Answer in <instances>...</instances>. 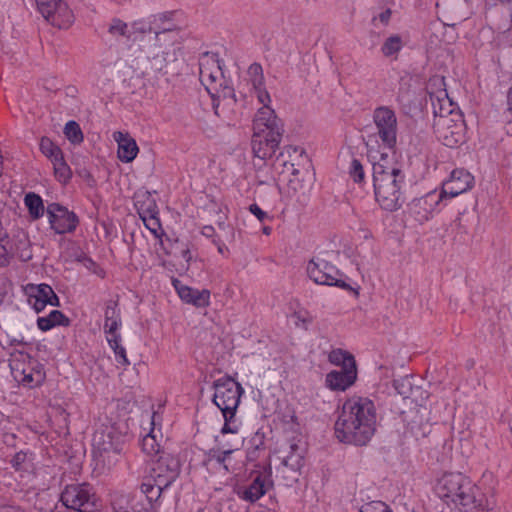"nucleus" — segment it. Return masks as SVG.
I'll list each match as a JSON object with an SVG mask.
<instances>
[{
  "instance_id": "obj_56",
  "label": "nucleus",
  "mask_w": 512,
  "mask_h": 512,
  "mask_svg": "<svg viewBox=\"0 0 512 512\" xmlns=\"http://www.w3.org/2000/svg\"><path fill=\"white\" fill-rule=\"evenodd\" d=\"M1 509H2V512H24L19 507H14V506H3V507H1Z\"/></svg>"
},
{
  "instance_id": "obj_9",
  "label": "nucleus",
  "mask_w": 512,
  "mask_h": 512,
  "mask_svg": "<svg viewBox=\"0 0 512 512\" xmlns=\"http://www.w3.org/2000/svg\"><path fill=\"white\" fill-rule=\"evenodd\" d=\"M376 135L383 147L394 149L397 144L398 120L395 111L389 106H379L373 111Z\"/></svg>"
},
{
  "instance_id": "obj_8",
  "label": "nucleus",
  "mask_w": 512,
  "mask_h": 512,
  "mask_svg": "<svg viewBox=\"0 0 512 512\" xmlns=\"http://www.w3.org/2000/svg\"><path fill=\"white\" fill-rule=\"evenodd\" d=\"M60 500L65 507L78 512H95L98 509V498L88 483L67 485Z\"/></svg>"
},
{
  "instance_id": "obj_51",
  "label": "nucleus",
  "mask_w": 512,
  "mask_h": 512,
  "mask_svg": "<svg viewBox=\"0 0 512 512\" xmlns=\"http://www.w3.org/2000/svg\"><path fill=\"white\" fill-rule=\"evenodd\" d=\"M464 486L466 487V484L464 483V481H462L461 487L456 488L455 495H452L450 497L451 502H453L455 505L459 502L464 493H466V489L464 488Z\"/></svg>"
},
{
  "instance_id": "obj_59",
  "label": "nucleus",
  "mask_w": 512,
  "mask_h": 512,
  "mask_svg": "<svg viewBox=\"0 0 512 512\" xmlns=\"http://www.w3.org/2000/svg\"><path fill=\"white\" fill-rule=\"evenodd\" d=\"M262 231H263V233H264L265 235H270V234H271L272 229H271V227H269V226H264V227H263V229H262Z\"/></svg>"
},
{
  "instance_id": "obj_60",
  "label": "nucleus",
  "mask_w": 512,
  "mask_h": 512,
  "mask_svg": "<svg viewBox=\"0 0 512 512\" xmlns=\"http://www.w3.org/2000/svg\"><path fill=\"white\" fill-rule=\"evenodd\" d=\"M183 257H184L186 260H189V259L191 258L190 251H189V250H185V251H183Z\"/></svg>"
},
{
  "instance_id": "obj_17",
  "label": "nucleus",
  "mask_w": 512,
  "mask_h": 512,
  "mask_svg": "<svg viewBox=\"0 0 512 512\" xmlns=\"http://www.w3.org/2000/svg\"><path fill=\"white\" fill-rule=\"evenodd\" d=\"M474 185V177L464 169H454L449 179L442 185L441 197H456L470 190Z\"/></svg>"
},
{
  "instance_id": "obj_14",
  "label": "nucleus",
  "mask_w": 512,
  "mask_h": 512,
  "mask_svg": "<svg viewBox=\"0 0 512 512\" xmlns=\"http://www.w3.org/2000/svg\"><path fill=\"white\" fill-rule=\"evenodd\" d=\"M135 207L146 228L158 236L157 233L161 230V223L158 217L159 210L151 193L147 191L137 193L135 195Z\"/></svg>"
},
{
  "instance_id": "obj_6",
  "label": "nucleus",
  "mask_w": 512,
  "mask_h": 512,
  "mask_svg": "<svg viewBox=\"0 0 512 512\" xmlns=\"http://www.w3.org/2000/svg\"><path fill=\"white\" fill-rule=\"evenodd\" d=\"M93 456L102 469H112L120 460L123 450L121 433L114 425L102 424L92 438Z\"/></svg>"
},
{
  "instance_id": "obj_7",
  "label": "nucleus",
  "mask_w": 512,
  "mask_h": 512,
  "mask_svg": "<svg viewBox=\"0 0 512 512\" xmlns=\"http://www.w3.org/2000/svg\"><path fill=\"white\" fill-rule=\"evenodd\" d=\"M433 129L438 140L447 147H456L464 141L466 126L461 112L434 118Z\"/></svg>"
},
{
  "instance_id": "obj_48",
  "label": "nucleus",
  "mask_w": 512,
  "mask_h": 512,
  "mask_svg": "<svg viewBox=\"0 0 512 512\" xmlns=\"http://www.w3.org/2000/svg\"><path fill=\"white\" fill-rule=\"evenodd\" d=\"M105 320H113L120 318L119 309L117 308V303L114 301H109L106 304L105 312H104Z\"/></svg>"
},
{
  "instance_id": "obj_29",
  "label": "nucleus",
  "mask_w": 512,
  "mask_h": 512,
  "mask_svg": "<svg viewBox=\"0 0 512 512\" xmlns=\"http://www.w3.org/2000/svg\"><path fill=\"white\" fill-rule=\"evenodd\" d=\"M433 105L434 118L442 115L441 112H446V115H451L454 112H460L452 100L448 97L446 89H440L435 92V96L431 94ZM445 115V113H443Z\"/></svg>"
},
{
  "instance_id": "obj_16",
  "label": "nucleus",
  "mask_w": 512,
  "mask_h": 512,
  "mask_svg": "<svg viewBox=\"0 0 512 512\" xmlns=\"http://www.w3.org/2000/svg\"><path fill=\"white\" fill-rule=\"evenodd\" d=\"M436 9L440 19L451 26L467 19L471 14L467 0H438Z\"/></svg>"
},
{
  "instance_id": "obj_1",
  "label": "nucleus",
  "mask_w": 512,
  "mask_h": 512,
  "mask_svg": "<svg viewBox=\"0 0 512 512\" xmlns=\"http://www.w3.org/2000/svg\"><path fill=\"white\" fill-rule=\"evenodd\" d=\"M334 429L339 441L359 446L366 445L376 429V408L373 401L359 396L347 399Z\"/></svg>"
},
{
  "instance_id": "obj_21",
  "label": "nucleus",
  "mask_w": 512,
  "mask_h": 512,
  "mask_svg": "<svg viewBox=\"0 0 512 512\" xmlns=\"http://www.w3.org/2000/svg\"><path fill=\"white\" fill-rule=\"evenodd\" d=\"M278 453L283 467L293 472H297L303 467L305 448L300 440L288 441L279 449Z\"/></svg>"
},
{
  "instance_id": "obj_40",
  "label": "nucleus",
  "mask_w": 512,
  "mask_h": 512,
  "mask_svg": "<svg viewBox=\"0 0 512 512\" xmlns=\"http://www.w3.org/2000/svg\"><path fill=\"white\" fill-rule=\"evenodd\" d=\"M156 45L163 48L172 45L178 37V32L174 28H163L160 31H154Z\"/></svg>"
},
{
  "instance_id": "obj_23",
  "label": "nucleus",
  "mask_w": 512,
  "mask_h": 512,
  "mask_svg": "<svg viewBox=\"0 0 512 512\" xmlns=\"http://www.w3.org/2000/svg\"><path fill=\"white\" fill-rule=\"evenodd\" d=\"M172 284L182 301L197 308H205L210 304V291L208 289H194L184 285L180 280L173 279Z\"/></svg>"
},
{
  "instance_id": "obj_57",
  "label": "nucleus",
  "mask_w": 512,
  "mask_h": 512,
  "mask_svg": "<svg viewBox=\"0 0 512 512\" xmlns=\"http://www.w3.org/2000/svg\"><path fill=\"white\" fill-rule=\"evenodd\" d=\"M508 105H509V110L512 112V87L510 88V90L508 92Z\"/></svg>"
},
{
  "instance_id": "obj_52",
  "label": "nucleus",
  "mask_w": 512,
  "mask_h": 512,
  "mask_svg": "<svg viewBox=\"0 0 512 512\" xmlns=\"http://www.w3.org/2000/svg\"><path fill=\"white\" fill-rule=\"evenodd\" d=\"M391 15H392L391 9L387 8L386 10L382 11L377 17H374L373 20L375 21L378 19L381 23H383L384 25H387L390 21Z\"/></svg>"
},
{
  "instance_id": "obj_39",
  "label": "nucleus",
  "mask_w": 512,
  "mask_h": 512,
  "mask_svg": "<svg viewBox=\"0 0 512 512\" xmlns=\"http://www.w3.org/2000/svg\"><path fill=\"white\" fill-rule=\"evenodd\" d=\"M154 430L155 428L153 427L151 431L146 436L143 437L142 450L148 456L158 457L163 450H161L159 443L156 441Z\"/></svg>"
},
{
  "instance_id": "obj_3",
  "label": "nucleus",
  "mask_w": 512,
  "mask_h": 512,
  "mask_svg": "<svg viewBox=\"0 0 512 512\" xmlns=\"http://www.w3.org/2000/svg\"><path fill=\"white\" fill-rule=\"evenodd\" d=\"M199 77L213 99L216 115L228 116L233 113L236 104L234 89L224 85V77L219 61L213 57H204L200 61Z\"/></svg>"
},
{
  "instance_id": "obj_44",
  "label": "nucleus",
  "mask_w": 512,
  "mask_h": 512,
  "mask_svg": "<svg viewBox=\"0 0 512 512\" xmlns=\"http://www.w3.org/2000/svg\"><path fill=\"white\" fill-rule=\"evenodd\" d=\"M12 258V244L9 237L0 238V267L9 265Z\"/></svg>"
},
{
  "instance_id": "obj_28",
  "label": "nucleus",
  "mask_w": 512,
  "mask_h": 512,
  "mask_svg": "<svg viewBox=\"0 0 512 512\" xmlns=\"http://www.w3.org/2000/svg\"><path fill=\"white\" fill-rule=\"evenodd\" d=\"M166 488L159 486L149 477L142 482L140 486L141 492L146 496L150 504V510L147 512H158L161 505V496Z\"/></svg>"
},
{
  "instance_id": "obj_34",
  "label": "nucleus",
  "mask_w": 512,
  "mask_h": 512,
  "mask_svg": "<svg viewBox=\"0 0 512 512\" xmlns=\"http://www.w3.org/2000/svg\"><path fill=\"white\" fill-rule=\"evenodd\" d=\"M29 214L33 219H39L43 216L45 208L41 197L33 192L26 194L24 199Z\"/></svg>"
},
{
  "instance_id": "obj_35",
  "label": "nucleus",
  "mask_w": 512,
  "mask_h": 512,
  "mask_svg": "<svg viewBox=\"0 0 512 512\" xmlns=\"http://www.w3.org/2000/svg\"><path fill=\"white\" fill-rule=\"evenodd\" d=\"M328 359L330 363L341 366V369H348L349 363H352L353 367H356V362L353 355L342 349L332 350L328 355Z\"/></svg>"
},
{
  "instance_id": "obj_11",
  "label": "nucleus",
  "mask_w": 512,
  "mask_h": 512,
  "mask_svg": "<svg viewBox=\"0 0 512 512\" xmlns=\"http://www.w3.org/2000/svg\"><path fill=\"white\" fill-rule=\"evenodd\" d=\"M37 10L52 26L67 29L74 22V14L63 0H35Z\"/></svg>"
},
{
  "instance_id": "obj_41",
  "label": "nucleus",
  "mask_w": 512,
  "mask_h": 512,
  "mask_svg": "<svg viewBox=\"0 0 512 512\" xmlns=\"http://www.w3.org/2000/svg\"><path fill=\"white\" fill-rule=\"evenodd\" d=\"M11 464L17 471H29L33 468V456L27 452H17L11 460Z\"/></svg>"
},
{
  "instance_id": "obj_30",
  "label": "nucleus",
  "mask_w": 512,
  "mask_h": 512,
  "mask_svg": "<svg viewBox=\"0 0 512 512\" xmlns=\"http://www.w3.org/2000/svg\"><path fill=\"white\" fill-rule=\"evenodd\" d=\"M304 150L298 146L287 145L283 147L279 156L277 157L278 161L282 162V165L287 168L292 175H296L298 170L296 169L294 162V158H302Z\"/></svg>"
},
{
  "instance_id": "obj_54",
  "label": "nucleus",
  "mask_w": 512,
  "mask_h": 512,
  "mask_svg": "<svg viewBox=\"0 0 512 512\" xmlns=\"http://www.w3.org/2000/svg\"><path fill=\"white\" fill-rule=\"evenodd\" d=\"M202 234H203L204 236L208 237V238H211V237H213V236H214V234H215V229H214V227H213V226H208V225H207V226H204V227L202 228Z\"/></svg>"
},
{
  "instance_id": "obj_15",
  "label": "nucleus",
  "mask_w": 512,
  "mask_h": 512,
  "mask_svg": "<svg viewBox=\"0 0 512 512\" xmlns=\"http://www.w3.org/2000/svg\"><path fill=\"white\" fill-rule=\"evenodd\" d=\"M271 476L270 465L262 471L256 472L251 483L237 491L239 498L250 503L258 501L273 487Z\"/></svg>"
},
{
  "instance_id": "obj_12",
  "label": "nucleus",
  "mask_w": 512,
  "mask_h": 512,
  "mask_svg": "<svg viewBox=\"0 0 512 512\" xmlns=\"http://www.w3.org/2000/svg\"><path fill=\"white\" fill-rule=\"evenodd\" d=\"M180 462L174 455L162 451L153 461L150 476L159 486L169 487L179 476Z\"/></svg>"
},
{
  "instance_id": "obj_53",
  "label": "nucleus",
  "mask_w": 512,
  "mask_h": 512,
  "mask_svg": "<svg viewBox=\"0 0 512 512\" xmlns=\"http://www.w3.org/2000/svg\"><path fill=\"white\" fill-rule=\"evenodd\" d=\"M236 437L234 438V440L232 441V439H229V443H231L233 446L232 448H234L235 450H238L242 444H243V438L237 436V434H234ZM226 441H224L223 443H225Z\"/></svg>"
},
{
  "instance_id": "obj_37",
  "label": "nucleus",
  "mask_w": 512,
  "mask_h": 512,
  "mask_svg": "<svg viewBox=\"0 0 512 512\" xmlns=\"http://www.w3.org/2000/svg\"><path fill=\"white\" fill-rule=\"evenodd\" d=\"M52 165L56 179L60 183L66 184L72 177V171L65 161L64 155L53 162Z\"/></svg>"
},
{
  "instance_id": "obj_63",
  "label": "nucleus",
  "mask_w": 512,
  "mask_h": 512,
  "mask_svg": "<svg viewBox=\"0 0 512 512\" xmlns=\"http://www.w3.org/2000/svg\"><path fill=\"white\" fill-rule=\"evenodd\" d=\"M218 226H219L220 229H224L225 228L224 223H221V222H219Z\"/></svg>"
},
{
  "instance_id": "obj_31",
  "label": "nucleus",
  "mask_w": 512,
  "mask_h": 512,
  "mask_svg": "<svg viewBox=\"0 0 512 512\" xmlns=\"http://www.w3.org/2000/svg\"><path fill=\"white\" fill-rule=\"evenodd\" d=\"M70 320L59 310H52L47 316L37 319L38 328L41 331H49L57 325L69 326Z\"/></svg>"
},
{
  "instance_id": "obj_2",
  "label": "nucleus",
  "mask_w": 512,
  "mask_h": 512,
  "mask_svg": "<svg viewBox=\"0 0 512 512\" xmlns=\"http://www.w3.org/2000/svg\"><path fill=\"white\" fill-rule=\"evenodd\" d=\"M281 120L271 107L258 109L253 120L252 151L255 157L266 160L274 155L283 136Z\"/></svg>"
},
{
  "instance_id": "obj_27",
  "label": "nucleus",
  "mask_w": 512,
  "mask_h": 512,
  "mask_svg": "<svg viewBox=\"0 0 512 512\" xmlns=\"http://www.w3.org/2000/svg\"><path fill=\"white\" fill-rule=\"evenodd\" d=\"M114 139L118 143L117 155L120 161L124 163L132 162L139 152L136 141L122 132L114 133Z\"/></svg>"
},
{
  "instance_id": "obj_19",
  "label": "nucleus",
  "mask_w": 512,
  "mask_h": 512,
  "mask_svg": "<svg viewBox=\"0 0 512 512\" xmlns=\"http://www.w3.org/2000/svg\"><path fill=\"white\" fill-rule=\"evenodd\" d=\"M10 365L15 380L24 386L33 388L39 386L45 379V372L37 363L24 366L17 360H13Z\"/></svg>"
},
{
  "instance_id": "obj_43",
  "label": "nucleus",
  "mask_w": 512,
  "mask_h": 512,
  "mask_svg": "<svg viewBox=\"0 0 512 512\" xmlns=\"http://www.w3.org/2000/svg\"><path fill=\"white\" fill-rule=\"evenodd\" d=\"M64 134L72 144H80L83 142V133L80 125L76 121L71 120L66 123Z\"/></svg>"
},
{
  "instance_id": "obj_33",
  "label": "nucleus",
  "mask_w": 512,
  "mask_h": 512,
  "mask_svg": "<svg viewBox=\"0 0 512 512\" xmlns=\"http://www.w3.org/2000/svg\"><path fill=\"white\" fill-rule=\"evenodd\" d=\"M404 45L401 35L392 34L383 41L380 51L384 57L396 60Z\"/></svg>"
},
{
  "instance_id": "obj_20",
  "label": "nucleus",
  "mask_w": 512,
  "mask_h": 512,
  "mask_svg": "<svg viewBox=\"0 0 512 512\" xmlns=\"http://www.w3.org/2000/svg\"><path fill=\"white\" fill-rule=\"evenodd\" d=\"M246 80L251 93L256 96L262 107H270L271 98L265 86L263 68L259 63H252L248 67Z\"/></svg>"
},
{
  "instance_id": "obj_18",
  "label": "nucleus",
  "mask_w": 512,
  "mask_h": 512,
  "mask_svg": "<svg viewBox=\"0 0 512 512\" xmlns=\"http://www.w3.org/2000/svg\"><path fill=\"white\" fill-rule=\"evenodd\" d=\"M464 488L466 493L456 504L460 512H487L489 509L488 500L481 489L472 481Z\"/></svg>"
},
{
  "instance_id": "obj_26",
  "label": "nucleus",
  "mask_w": 512,
  "mask_h": 512,
  "mask_svg": "<svg viewBox=\"0 0 512 512\" xmlns=\"http://www.w3.org/2000/svg\"><path fill=\"white\" fill-rule=\"evenodd\" d=\"M462 481L467 486L471 480L461 473H444L437 481L436 491L441 498L450 499L455 495V489L461 487Z\"/></svg>"
},
{
  "instance_id": "obj_36",
  "label": "nucleus",
  "mask_w": 512,
  "mask_h": 512,
  "mask_svg": "<svg viewBox=\"0 0 512 512\" xmlns=\"http://www.w3.org/2000/svg\"><path fill=\"white\" fill-rule=\"evenodd\" d=\"M41 152L51 161L55 162L63 154L59 146H57L50 138L42 137L40 140Z\"/></svg>"
},
{
  "instance_id": "obj_25",
  "label": "nucleus",
  "mask_w": 512,
  "mask_h": 512,
  "mask_svg": "<svg viewBox=\"0 0 512 512\" xmlns=\"http://www.w3.org/2000/svg\"><path fill=\"white\" fill-rule=\"evenodd\" d=\"M357 378V368L352 363L348 369L333 370L326 375V385L331 390L344 391L354 384Z\"/></svg>"
},
{
  "instance_id": "obj_45",
  "label": "nucleus",
  "mask_w": 512,
  "mask_h": 512,
  "mask_svg": "<svg viewBox=\"0 0 512 512\" xmlns=\"http://www.w3.org/2000/svg\"><path fill=\"white\" fill-rule=\"evenodd\" d=\"M349 174L356 183H361L364 180L365 173L359 160H352L349 168Z\"/></svg>"
},
{
  "instance_id": "obj_10",
  "label": "nucleus",
  "mask_w": 512,
  "mask_h": 512,
  "mask_svg": "<svg viewBox=\"0 0 512 512\" xmlns=\"http://www.w3.org/2000/svg\"><path fill=\"white\" fill-rule=\"evenodd\" d=\"M307 274L316 284L337 286L345 290H351V286L341 279V273L337 267L324 257H314L307 264Z\"/></svg>"
},
{
  "instance_id": "obj_50",
  "label": "nucleus",
  "mask_w": 512,
  "mask_h": 512,
  "mask_svg": "<svg viewBox=\"0 0 512 512\" xmlns=\"http://www.w3.org/2000/svg\"><path fill=\"white\" fill-rule=\"evenodd\" d=\"M132 33H139V34H145V33H151L153 31V28L151 25L146 26L142 24L141 22H134L132 24Z\"/></svg>"
},
{
  "instance_id": "obj_46",
  "label": "nucleus",
  "mask_w": 512,
  "mask_h": 512,
  "mask_svg": "<svg viewBox=\"0 0 512 512\" xmlns=\"http://www.w3.org/2000/svg\"><path fill=\"white\" fill-rule=\"evenodd\" d=\"M121 325L120 318L113 319V320H105L104 323V332L106 334V339L109 340V337L118 338L121 337L120 334L117 333V330L119 329Z\"/></svg>"
},
{
  "instance_id": "obj_5",
  "label": "nucleus",
  "mask_w": 512,
  "mask_h": 512,
  "mask_svg": "<svg viewBox=\"0 0 512 512\" xmlns=\"http://www.w3.org/2000/svg\"><path fill=\"white\" fill-rule=\"evenodd\" d=\"M213 388V403L221 410L225 420L221 433L238 434L239 425L235 422V414L244 393L243 387L227 376L217 379L213 383Z\"/></svg>"
},
{
  "instance_id": "obj_42",
  "label": "nucleus",
  "mask_w": 512,
  "mask_h": 512,
  "mask_svg": "<svg viewBox=\"0 0 512 512\" xmlns=\"http://www.w3.org/2000/svg\"><path fill=\"white\" fill-rule=\"evenodd\" d=\"M107 341L111 349L114 351L116 361L122 366H129L130 361L127 357L126 349L121 344V337H109V340Z\"/></svg>"
},
{
  "instance_id": "obj_61",
  "label": "nucleus",
  "mask_w": 512,
  "mask_h": 512,
  "mask_svg": "<svg viewBox=\"0 0 512 512\" xmlns=\"http://www.w3.org/2000/svg\"><path fill=\"white\" fill-rule=\"evenodd\" d=\"M435 84L436 85H439V86H442L444 84L443 82V78H435Z\"/></svg>"
},
{
  "instance_id": "obj_47",
  "label": "nucleus",
  "mask_w": 512,
  "mask_h": 512,
  "mask_svg": "<svg viewBox=\"0 0 512 512\" xmlns=\"http://www.w3.org/2000/svg\"><path fill=\"white\" fill-rule=\"evenodd\" d=\"M361 512H392V510L382 501H371L362 506Z\"/></svg>"
},
{
  "instance_id": "obj_32",
  "label": "nucleus",
  "mask_w": 512,
  "mask_h": 512,
  "mask_svg": "<svg viewBox=\"0 0 512 512\" xmlns=\"http://www.w3.org/2000/svg\"><path fill=\"white\" fill-rule=\"evenodd\" d=\"M223 451L222 452H216L211 450L209 454L207 455L206 464L210 466H219L224 470L225 473L229 472V468L226 465V459L235 451L234 448H232V444L229 442L221 443Z\"/></svg>"
},
{
  "instance_id": "obj_64",
  "label": "nucleus",
  "mask_w": 512,
  "mask_h": 512,
  "mask_svg": "<svg viewBox=\"0 0 512 512\" xmlns=\"http://www.w3.org/2000/svg\"><path fill=\"white\" fill-rule=\"evenodd\" d=\"M511 156H512V154H511Z\"/></svg>"
},
{
  "instance_id": "obj_22",
  "label": "nucleus",
  "mask_w": 512,
  "mask_h": 512,
  "mask_svg": "<svg viewBox=\"0 0 512 512\" xmlns=\"http://www.w3.org/2000/svg\"><path fill=\"white\" fill-rule=\"evenodd\" d=\"M441 199V195L428 193L425 196L412 200L408 204V211L416 221L423 223L431 217Z\"/></svg>"
},
{
  "instance_id": "obj_58",
  "label": "nucleus",
  "mask_w": 512,
  "mask_h": 512,
  "mask_svg": "<svg viewBox=\"0 0 512 512\" xmlns=\"http://www.w3.org/2000/svg\"><path fill=\"white\" fill-rule=\"evenodd\" d=\"M213 242H214L215 244H217L218 251H219L220 253H223V248H224L223 243H221V241H217V240H213Z\"/></svg>"
},
{
  "instance_id": "obj_4",
  "label": "nucleus",
  "mask_w": 512,
  "mask_h": 512,
  "mask_svg": "<svg viewBox=\"0 0 512 512\" xmlns=\"http://www.w3.org/2000/svg\"><path fill=\"white\" fill-rule=\"evenodd\" d=\"M404 174L395 166L387 165V158L381 157L373 164V185L375 197L380 206L388 211H394L401 206V185Z\"/></svg>"
},
{
  "instance_id": "obj_24",
  "label": "nucleus",
  "mask_w": 512,
  "mask_h": 512,
  "mask_svg": "<svg viewBox=\"0 0 512 512\" xmlns=\"http://www.w3.org/2000/svg\"><path fill=\"white\" fill-rule=\"evenodd\" d=\"M29 303L36 312L42 311L46 305L59 306V298L47 284L30 287Z\"/></svg>"
},
{
  "instance_id": "obj_13",
  "label": "nucleus",
  "mask_w": 512,
  "mask_h": 512,
  "mask_svg": "<svg viewBox=\"0 0 512 512\" xmlns=\"http://www.w3.org/2000/svg\"><path fill=\"white\" fill-rule=\"evenodd\" d=\"M46 214L50 228L56 234L72 233L79 224L77 215L58 203L48 204Z\"/></svg>"
},
{
  "instance_id": "obj_38",
  "label": "nucleus",
  "mask_w": 512,
  "mask_h": 512,
  "mask_svg": "<svg viewBox=\"0 0 512 512\" xmlns=\"http://www.w3.org/2000/svg\"><path fill=\"white\" fill-rule=\"evenodd\" d=\"M108 33L114 38L123 37L128 40L132 36V32L129 29L128 24L119 18H113L111 20L108 27Z\"/></svg>"
},
{
  "instance_id": "obj_49",
  "label": "nucleus",
  "mask_w": 512,
  "mask_h": 512,
  "mask_svg": "<svg viewBox=\"0 0 512 512\" xmlns=\"http://www.w3.org/2000/svg\"><path fill=\"white\" fill-rule=\"evenodd\" d=\"M249 211L257 217V219L261 222L268 219L269 216L266 212H264L257 204H251L249 206Z\"/></svg>"
},
{
  "instance_id": "obj_55",
  "label": "nucleus",
  "mask_w": 512,
  "mask_h": 512,
  "mask_svg": "<svg viewBox=\"0 0 512 512\" xmlns=\"http://www.w3.org/2000/svg\"><path fill=\"white\" fill-rule=\"evenodd\" d=\"M257 453H258V446H256L255 448L251 449V450H248L247 452V459L249 461H254L257 459Z\"/></svg>"
},
{
  "instance_id": "obj_62",
  "label": "nucleus",
  "mask_w": 512,
  "mask_h": 512,
  "mask_svg": "<svg viewBox=\"0 0 512 512\" xmlns=\"http://www.w3.org/2000/svg\"><path fill=\"white\" fill-rule=\"evenodd\" d=\"M155 417H156V413H153L152 414V418H151V424L154 426L155 425Z\"/></svg>"
}]
</instances>
